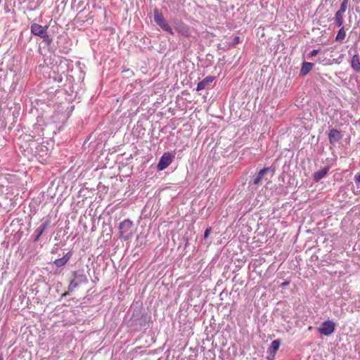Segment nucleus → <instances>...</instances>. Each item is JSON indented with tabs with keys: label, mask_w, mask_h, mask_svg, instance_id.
Here are the masks:
<instances>
[{
	"label": "nucleus",
	"mask_w": 360,
	"mask_h": 360,
	"mask_svg": "<svg viewBox=\"0 0 360 360\" xmlns=\"http://www.w3.org/2000/svg\"><path fill=\"white\" fill-rule=\"evenodd\" d=\"M289 284H290V281H285L283 282V283L280 285V286H281V287H285V286L288 285Z\"/></svg>",
	"instance_id": "nucleus-26"
},
{
	"label": "nucleus",
	"mask_w": 360,
	"mask_h": 360,
	"mask_svg": "<svg viewBox=\"0 0 360 360\" xmlns=\"http://www.w3.org/2000/svg\"><path fill=\"white\" fill-rule=\"evenodd\" d=\"M50 219H46L39 225V226L34 231V233H38V236H41L44 231L48 229L50 225Z\"/></svg>",
	"instance_id": "nucleus-15"
},
{
	"label": "nucleus",
	"mask_w": 360,
	"mask_h": 360,
	"mask_svg": "<svg viewBox=\"0 0 360 360\" xmlns=\"http://www.w3.org/2000/svg\"><path fill=\"white\" fill-rule=\"evenodd\" d=\"M72 255V252L69 251L66 254H65L61 258H58L55 259L53 262L54 265L57 267H62L65 266L70 259Z\"/></svg>",
	"instance_id": "nucleus-11"
},
{
	"label": "nucleus",
	"mask_w": 360,
	"mask_h": 360,
	"mask_svg": "<svg viewBox=\"0 0 360 360\" xmlns=\"http://www.w3.org/2000/svg\"><path fill=\"white\" fill-rule=\"evenodd\" d=\"M314 66V63L304 61L302 64L300 75L303 77L307 75L311 70Z\"/></svg>",
	"instance_id": "nucleus-14"
},
{
	"label": "nucleus",
	"mask_w": 360,
	"mask_h": 360,
	"mask_svg": "<svg viewBox=\"0 0 360 360\" xmlns=\"http://www.w3.org/2000/svg\"><path fill=\"white\" fill-rule=\"evenodd\" d=\"M319 52V49H314L312 51H311L309 54H308V56L309 58H312V57H314L317 55V53Z\"/></svg>",
	"instance_id": "nucleus-21"
},
{
	"label": "nucleus",
	"mask_w": 360,
	"mask_h": 360,
	"mask_svg": "<svg viewBox=\"0 0 360 360\" xmlns=\"http://www.w3.org/2000/svg\"><path fill=\"white\" fill-rule=\"evenodd\" d=\"M41 236H38V233H34V240L33 241L35 243V242H37Z\"/></svg>",
	"instance_id": "nucleus-25"
},
{
	"label": "nucleus",
	"mask_w": 360,
	"mask_h": 360,
	"mask_svg": "<svg viewBox=\"0 0 360 360\" xmlns=\"http://www.w3.org/2000/svg\"><path fill=\"white\" fill-rule=\"evenodd\" d=\"M153 18L155 22L165 32H167L171 34H174L172 28L167 22L163 14L155 8L153 11Z\"/></svg>",
	"instance_id": "nucleus-3"
},
{
	"label": "nucleus",
	"mask_w": 360,
	"mask_h": 360,
	"mask_svg": "<svg viewBox=\"0 0 360 360\" xmlns=\"http://www.w3.org/2000/svg\"><path fill=\"white\" fill-rule=\"evenodd\" d=\"M347 4H348V0H343L340 5V8H339V10L337 12L344 14V13L346 11V9L347 7Z\"/></svg>",
	"instance_id": "nucleus-20"
},
{
	"label": "nucleus",
	"mask_w": 360,
	"mask_h": 360,
	"mask_svg": "<svg viewBox=\"0 0 360 360\" xmlns=\"http://www.w3.org/2000/svg\"><path fill=\"white\" fill-rule=\"evenodd\" d=\"M210 231H211V228H207L205 229V231L204 232V238L205 239H206L208 237V236L210 233Z\"/></svg>",
	"instance_id": "nucleus-22"
},
{
	"label": "nucleus",
	"mask_w": 360,
	"mask_h": 360,
	"mask_svg": "<svg viewBox=\"0 0 360 360\" xmlns=\"http://www.w3.org/2000/svg\"><path fill=\"white\" fill-rule=\"evenodd\" d=\"M329 169H330V167L327 166V167H325L321 170L314 172L313 174V181L314 182L319 181L321 179H322L323 178H324L326 176V175L328 172Z\"/></svg>",
	"instance_id": "nucleus-13"
},
{
	"label": "nucleus",
	"mask_w": 360,
	"mask_h": 360,
	"mask_svg": "<svg viewBox=\"0 0 360 360\" xmlns=\"http://www.w3.org/2000/svg\"><path fill=\"white\" fill-rule=\"evenodd\" d=\"M118 229L119 238L124 241L131 239L136 231L134 222L129 219H124L120 222L118 226Z\"/></svg>",
	"instance_id": "nucleus-1"
},
{
	"label": "nucleus",
	"mask_w": 360,
	"mask_h": 360,
	"mask_svg": "<svg viewBox=\"0 0 360 360\" xmlns=\"http://www.w3.org/2000/svg\"><path fill=\"white\" fill-rule=\"evenodd\" d=\"M354 181L356 184H360V174H356L355 175Z\"/></svg>",
	"instance_id": "nucleus-23"
},
{
	"label": "nucleus",
	"mask_w": 360,
	"mask_h": 360,
	"mask_svg": "<svg viewBox=\"0 0 360 360\" xmlns=\"http://www.w3.org/2000/svg\"><path fill=\"white\" fill-rule=\"evenodd\" d=\"M349 63L352 69L355 72H360V55L357 51H355V53L352 56Z\"/></svg>",
	"instance_id": "nucleus-9"
},
{
	"label": "nucleus",
	"mask_w": 360,
	"mask_h": 360,
	"mask_svg": "<svg viewBox=\"0 0 360 360\" xmlns=\"http://www.w3.org/2000/svg\"><path fill=\"white\" fill-rule=\"evenodd\" d=\"M64 53H68V51H63Z\"/></svg>",
	"instance_id": "nucleus-30"
},
{
	"label": "nucleus",
	"mask_w": 360,
	"mask_h": 360,
	"mask_svg": "<svg viewBox=\"0 0 360 360\" xmlns=\"http://www.w3.org/2000/svg\"><path fill=\"white\" fill-rule=\"evenodd\" d=\"M176 31L185 37H189L191 36V30L189 27L184 22H180L176 26Z\"/></svg>",
	"instance_id": "nucleus-12"
},
{
	"label": "nucleus",
	"mask_w": 360,
	"mask_h": 360,
	"mask_svg": "<svg viewBox=\"0 0 360 360\" xmlns=\"http://www.w3.org/2000/svg\"><path fill=\"white\" fill-rule=\"evenodd\" d=\"M214 76H207L197 84L196 91H199L205 89H208L211 83L215 79Z\"/></svg>",
	"instance_id": "nucleus-8"
},
{
	"label": "nucleus",
	"mask_w": 360,
	"mask_h": 360,
	"mask_svg": "<svg viewBox=\"0 0 360 360\" xmlns=\"http://www.w3.org/2000/svg\"><path fill=\"white\" fill-rule=\"evenodd\" d=\"M174 155L169 152L165 153L160 158L158 165L157 169L158 171H162L166 169L173 161Z\"/></svg>",
	"instance_id": "nucleus-4"
},
{
	"label": "nucleus",
	"mask_w": 360,
	"mask_h": 360,
	"mask_svg": "<svg viewBox=\"0 0 360 360\" xmlns=\"http://www.w3.org/2000/svg\"><path fill=\"white\" fill-rule=\"evenodd\" d=\"M139 321L140 322L139 324L141 326H145V324L146 323L145 317L144 318L141 317L140 319H139Z\"/></svg>",
	"instance_id": "nucleus-24"
},
{
	"label": "nucleus",
	"mask_w": 360,
	"mask_h": 360,
	"mask_svg": "<svg viewBox=\"0 0 360 360\" xmlns=\"http://www.w3.org/2000/svg\"><path fill=\"white\" fill-rule=\"evenodd\" d=\"M271 172L272 174L274 173L275 169L271 167H264L259 171V172L257 174V175L255 176V178L252 180V184L254 185H258L261 182L262 178L264 176L265 174H266L269 172Z\"/></svg>",
	"instance_id": "nucleus-7"
},
{
	"label": "nucleus",
	"mask_w": 360,
	"mask_h": 360,
	"mask_svg": "<svg viewBox=\"0 0 360 360\" xmlns=\"http://www.w3.org/2000/svg\"><path fill=\"white\" fill-rule=\"evenodd\" d=\"M342 135L341 132L336 129H331L328 133L329 142L332 145H335L337 142L341 140Z\"/></svg>",
	"instance_id": "nucleus-10"
},
{
	"label": "nucleus",
	"mask_w": 360,
	"mask_h": 360,
	"mask_svg": "<svg viewBox=\"0 0 360 360\" xmlns=\"http://www.w3.org/2000/svg\"><path fill=\"white\" fill-rule=\"evenodd\" d=\"M0 360H4L3 356L1 355L0 356Z\"/></svg>",
	"instance_id": "nucleus-29"
},
{
	"label": "nucleus",
	"mask_w": 360,
	"mask_h": 360,
	"mask_svg": "<svg viewBox=\"0 0 360 360\" xmlns=\"http://www.w3.org/2000/svg\"><path fill=\"white\" fill-rule=\"evenodd\" d=\"M281 345L280 340H274L271 342L269 348V352L271 354L274 355Z\"/></svg>",
	"instance_id": "nucleus-16"
},
{
	"label": "nucleus",
	"mask_w": 360,
	"mask_h": 360,
	"mask_svg": "<svg viewBox=\"0 0 360 360\" xmlns=\"http://www.w3.org/2000/svg\"><path fill=\"white\" fill-rule=\"evenodd\" d=\"M334 24L336 27H339L343 25V13L336 12L333 18Z\"/></svg>",
	"instance_id": "nucleus-17"
},
{
	"label": "nucleus",
	"mask_w": 360,
	"mask_h": 360,
	"mask_svg": "<svg viewBox=\"0 0 360 360\" xmlns=\"http://www.w3.org/2000/svg\"><path fill=\"white\" fill-rule=\"evenodd\" d=\"M49 27V25L42 26L34 22L30 25V32L34 36L39 37L41 39L48 32Z\"/></svg>",
	"instance_id": "nucleus-6"
},
{
	"label": "nucleus",
	"mask_w": 360,
	"mask_h": 360,
	"mask_svg": "<svg viewBox=\"0 0 360 360\" xmlns=\"http://www.w3.org/2000/svg\"><path fill=\"white\" fill-rule=\"evenodd\" d=\"M340 30L338 32V34L335 37V41L338 42H342V41L345 39L346 36V32L344 28V27L341 26L340 27Z\"/></svg>",
	"instance_id": "nucleus-18"
},
{
	"label": "nucleus",
	"mask_w": 360,
	"mask_h": 360,
	"mask_svg": "<svg viewBox=\"0 0 360 360\" xmlns=\"http://www.w3.org/2000/svg\"><path fill=\"white\" fill-rule=\"evenodd\" d=\"M335 330V323L330 320L323 321L319 328L320 334L329 336L334 333Z\"/></svg>",
	"instance_id": "nucleus-5"
},
{
	"label": "nucleus",
	"mask_w": 360,
	"mask_h": 360,
	"mask_svg": "<svg viewBox=\"0 0 360 360\" xmlns=\"http://www.w3.org/2000/svg\"><path fill=\"white\" fill-rule=\"evenodd\" d=\"M69 292H70V291L68 290V292H65L63 293V294H62V295H61V297H64L68 296V295H69Z\"/></svg>",
	"instance_id": "nucleus-28"
},
{
	"label": "nucleus",
	"mask_w": 360,
	"mask_h": 360,
	"mask_svg": "<svg viewBox=\"0 0 360 360\" xmlns=\"http://www.w3.org/2000/svg\"><path fill=\"white\" fill-rule=\"evenodd\" d=\"M41 39L45 44L49 47V50H50L49 47L53 42V38L47 32Z\"/></svg>",
	"instance_id": "nucleus-19"
},
{
	"label": "nucleus",
	"mask_w": 360,
	"mask_h": 360,
	"mask_svg": "<svg viewBox=\"0 0 360 360\" xmlns=\"http://www.w3.org/2000/svg\"><path fill=\"white\" fill-rule=\"evenodd\" d=\"M73 278L70 281L68 285V290L72 292L81 284L86 283L88 279L83 270L75 271L72 272Z\"/></svg>",
	"instance_id": "nucleus-2"
},
{
	"label": "nucleus",
	"mask_w": 360,
	"mask_h": 360,
	"mask_svg": "<svg viewBox=\"0 0 360 360\" xmlns=\"http://www.w3.org/2000/svg\"><path fill=\"white\" fill-rule=\"evenodd\" d=\"M239 41H240V37H236L234 38V42L235 43L238 44V43H239Z\"/></svg>",
	"instance_id": "nucleus-27"
}]
</instances>
